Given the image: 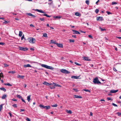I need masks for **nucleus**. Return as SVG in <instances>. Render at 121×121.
Here are the masks:
<instances>
[{
    "instance_id": "obj_1",
    "label": "nucleus",
    "mask_w": 121,
    "mask_h": 121,
    "mask_svg": "<svg viewBox=\"0 0 121 121\" xmlns=\"http://www.w3.org/2000/svg\"><path fill=\"white\" fill-rule=\"evenodd\" d=\"M41 65L42 67L47 69H50L52 70H53L54 69L52 67V66H49L45 64H41Z\"/></svg>"
},
{
    "instance_id": "obj_2",
    "label": "nucleus",
    "mask_w": 121,
    "mask_h": 121,
    "mask_svg": "<svg viewBox=\"0 0 121 121\" xmlns=\"http://www.w3.org/2000/svg\"><path fill=\"white\" fill-rule=\"evenodd\" d=\"M27 40L30 43H35V39L34 38L30 37L28 38Z\"/></svg>"
},
{
    "instance_id": "obj_3",
    "label": "nucleus",
    "mask_w": 121,
    "mask_h": 121,
    "mask_svg": "<svg viewBox=\"0 0 121 121\" xmlns=\"http://www.w3.org/2000/svg\"><path fill=\"white\" fill-rule=\"evenodd\" d=\"M93 82L95 84H101V82L99 81L98 78L96 77L94 79Z\"/></svg>"
},
{
    "instance_id": "obj_4",
    "label": "nucleus",
    "mask_w": 121,
    "mask_h": 121,
    "mask_svg": "<svg viewBox=\"0 0 121 121\" xmlns=\"http://www.w3.org/2000/svg\"><path fill=\"white\" fill-rule=\"evenodd\" d=\"M60 71L61 72L65 73L68 74L70 73L69 72L65 69H61L60 70Z\"/></svg>"
},
{
    "instance_id": "obj_5",
    "label": "nucleus",
    "mask_w": 121,
    "mask_h": 121,
    "mask_svg": "<svg viewBox=\"0 0 121 121\" xmlns=\"http://www.w3.org/2000/svg\"><path fill=\"white\" fill-rule=\"evenodd\" d=\"M19 49L20 50L24 51H26L28 50V48H24L22 47H19Z\"/></svg>"
},
{
    "instance_id": "obj_6",
    "label": "nucleus",
    "mask_w": 121,
    "mask_h": 121,
    "mask_svg": "<svg viewBox=\"0 0 121 121\" xmlns=\"http://www.w3.org/2000/svg\"><path fill=\"white\" fill-rule=\"evenodd\" d=\"M96 20L97 21H102L103 20V17L101 16L97 17Z\"/></svg>"
},
{
    "instance_id": "obj_7",
    "label": "nucleus",
    "mask_w": 121,
    "mask_h": 121,
    "mask_svg": "<svg viewBox=\"0 0 121 121\" xmlns=\"http://www.w3.org/2000/svg\"><path fill=\"white\" fill-rule=\"evenodd\" d=\"M35 10L37 12H40L41 13H45V12H44V11H43V10H39L38 9H35Z\"/></svg>"
},
{
    "instance_id": "obj_8",
    "label": "nucleus",
    "mask_w": 121,
    "mask_h": 121,
    "mask_svg": "<svg viewBox=\"0 0 121 121\" xmlns=\"http://www.w3.org/2000/svg\"><path fill=\"white\" fill-rule=\"evenodd\" d=\"M118 91V90H112L110 91V92L111 93H115L117 92Z\"/></svg>"
},
{
    "instance_id": "obj_9",
    "label": "nucleus",
    "mask_w": 121,
    "mask_h": 121,
    "mask_svg": "<svg viewBox=\"0 0 121 121\" xmlns=\"http://www.w3.org/2000/svg\"><path fill=\"white\" fill-rule=\"evenodd\" d=\"M56 45H57V46L61 48L63 47V45L62 44L58 43H56Z\"/></svg>"
},
{
    "instance_id": "obj_10",
    "label": "nucleus",
    "mask_w": 121,
    "mask_h": 121,
    "mask_svg": "<svg viewBox=\"0 0 121 121\" xmlns=\"http://www.w3.org/2000/svg\"><path fill=\"white\" fill-rule=\"evenodd\" d=\"M72 31L73 32H74V34H80V33L78 31L74 30H72Z\"/></svg>"
},
{
    "instance_id": "obj_11",
    "label": "nucleus",
    "mask_w": 121,
    "mask_h": 121,
    "mask_svg": "<svg viewBox=\"0 0 121 121\" xmlns=\"http://www.w3.org/2000/svg\"><path fill=\"white\" fill-rule=\"evenodd\" d=\"M43 84L48 86H50L52 85V84H50L45 81L44 82H43Z\"/></svg>"
},
{
    "instance_id": "obj_12",
    "label": "nucleus",
    "mask_w": 121,
    "mask_h": 121,
    "mask_svg": "<svg viewBox=\"0 0 121 121\" xmlns=\"http://www.w3.org/2000/svg\"><path fill=\"white\" fill-rule=\"evenodd\" d=\"M52 84V85H54L55 86H58L60 87H61V85L56 83H53Z\"/></svg>"
},
{
    "instance_id": "obj_13",
    "label": "nucleus",
    "mask_w": 121,
    "mask_h": 121,
    "mask_svg": "<svg viewBox=\"0 0 121 121\" xmlns=\"http://www.w3.org/2000/svg\"><path fill=\"white\" fill-rule=\"evenodd\" d=\"M25 68H26L27 67H32V66L29 64H28L26 65H25L23 66Z\"/></svg>"
},
{
    "instance_id": "obj_14",
    "label": "nucleus",
    "mask_w": 121,
    "mask_h": 121,
    "mask_svg": "<svg viewBox=\"0 0 121 121\" xmlns=\"http://www.w3.org/2000/svg\"><path fill=\"white\" fill-rule=\"evenodd\" d=\"M74 98H82V96H80L75 95H74Z\"/></svg>"
},
{
    "instance_id": "obj_15",
    "label": "nucleus",
    "mask_w": 121,
    "mask_h": 121,
    "mask_svg": "<svg viewBox=\"0 0 121 121\" xmlns=\"http://www.w3.org/2000/svg\"><path fill=\"white\" fill-rule=\"evenodd\" d=\"M24 77V76H21L20 75H18L17 76V78H20L23 79Z\"/></svg>"
},
{
    "instance_id": "obj_16",
    "label": "nucleus",
    "mask_w": 121,
    "mask_h": 121,
    "mask_svg": "<svg viewBox=\"0 0 121 121\" xmlns=\"http://www.w3.org/2000/svg\"><path fill=\"white\" fill-rule=\"evenodd\" d=\"M83 59L85 60L90 61V60L89 59L88 57H83Z\"/></svg>"
},
{
    "instance_id": "obj_17",
    "label": "nucleus",
    "mask_w": 121,
    "mask_h": 121,
    "mask_svg": "<svg viewBox=\"0 0 121 121\" xmlns=\"http://www.w3.org/2000/svg\"><path fill=\"white\" fill-rule=\"evenodd\" d=\"M78 77L77 76H71V78H73V79H78Z\"/></svg>"
},
{
    "instance_id": "obj_18",
    "label": "nucleus",
    "mask_w": 121,
    "mask_h": 121,
    "mask_svg": "<svg viewBox=\"0 0 121 121\" xmlns=\"http://www.w3.org/2000/svg\"><path fill=\"white\" fill-rule=\"evenodd\" d=\"M50 108V106H45V108L46 110L49 109Z\"/></svg>"
},
{
    "instance_id": "obj_19",
    "label": "nucleus",
    "mask_w": 121,
    "mask_h": 121,
    "mask_svg": "<svg viewBox=\"0 0 121 121\" xmlns=\"http://www.w3.org/2000/svg\"><path fill=\"white\" fill-rule=\"evenodd\" d=\"M39 106L42 108H45V106H44L43 105L40 104L39 105Z\"/></svg>"
},
{
    "instance_id": "obj_20",
    "label": "nucleus",
    "mask_w": 121,
    "mask_h": 121,
    "mask_svg": "<svg viewBox=\"0 0 121 121\" xmlns=\"http://www.w3.org/2000/svg\"><path fill=\"white\" fill-rule=\"evenodd\" d=\"M0 90L3 91L4 92H5L6 91V89L3 87L0 88Z\"/></svg>"
},
{
    "instance_id": "obj_21",
    "label": "nucleus",
    "mask_w": 121,
    "mask_h": 121,
    "mask_svg": "<svg viewBox=\"0 0 121 121\" xmlns=\"http://www.w3.org/2000/svg\"><path fill=\"white\" fill-rule=\"evenodd\" d=\"M42 15L43 16H46V17H51V16H49V15H48L47 14H42Z\"/></svg>"
},
{
    "instance_id": "obj_22",
    "label": "nucleus",
    "mask_w": 121,
    "mask_h": 121,
    "mask_svg": "<svg viewBox=\"0 0 121 121\" xmlns=\"http://www.w3.org/2000/svg\"><path fill=\"white\" fill-rule=\"evenodd\" d=\"M30 95L28 96L27 97V100L29 102L30 101Z\"/></svg>"
},
{
    "instance_id": "obj_23",
    "label": "nucleus",
    "mask_w": 121,
    "mask_h": 121,
    "mask_svg": "<svg viewBox=\"0 0 121 121\" xmlns=\"http://www.w3.org/2000/svg\"><path fill=\"white\" fill-rule=\"evenodd\" d=\"M51 43L55 44H56V43H57L56 42V41H54L53 40H51Z\"/></svg>"
},
{
    "instance_id": "obj_24",
    "label": "nucleus",
    "mask_w": 121,
    "mask_h": 121,
    "mask_svg": "<svg viewBox=\"0 0 121 121\" xmlns=\"http://www.w3.org/2000/svg\"><path fill=\"white\" fill-rule=\"evenodd\" d=\"M7 95H3V96L2 97V99H4L6 97Z\"/></svg>"
},
{
    "instance_id": "obj_25",
    "label": "nucleus",
    "mask_w": 121,
    "mask_h": 121,
    "mask_svg": "<svg viewBox=\"0 0 121 121\" xmlns=\"http://www.w3.org/2000/svg\"><path fill=\"white\" fill-rule=\"evenodd\" d=\"M22 33L21 31H19V37H21L22 35Z\"/></svg>"
},
{
    "instance_id": "obj_26",
    "label": "nucleus",
    "mask_w": 121,
    "mask_h": 121,
    "mask_svg": "<svg viewBox=\"0 0 121 121\" xmlns=\"http://www.w3.org/2000/svg\"><path fill=\"white\" fill-rule=\"evenodd\" d=\"M4 84L5 85L8 86H12V85L10 84L9 83H5Z\"/></svg>"
},
{
    "instance_id": "obj_27",
    "label": "nucleus",
    "mask_w": 121,
    "mask_h": 121,
    "mask_svg": "<svg viewBox=\"0 0 121 121\" xmlns=\"http://www.w3.org/2000/svg\"><path fill=\"white\" fill-rule=\"evenodd\" d=\"M99 28L101 31H103L106 30V29H103L100 27H99Z\"/></svg>"
},
{
    "instance_id": "obj_28",
    "label": "nucleus",
    "mask_w": 121,
    "mask_h": 121,
    "mask_svg": "<svg viewBox=\"0 0 121 121\" xmlns=\"http://www.w3.org/2000/svg\"><path fill=\"white\" fill-rule=\"evenodd\" d=\"M75 15L77 16H79L80 15V14L78 12L75 13Z\"/></svg>"
},
{
    "instance_id": "obj_29",
    "label": "nucleus",
    "mask_w": 121,
    "mask_h": 121,
    "mask_svg": "<svg viewBox=\"0 0 121 121\" xmlns=\"http://www.w3.org/2000/svg\"><path fill=\"white\" fill-rule=\"evenodd\" d=\"M50 87L51 89H54L55 88V86L54 85H53V86H50Z\"/></svg>"
},
{
    "instance_id": "obj_30",
    "label": "nucleus",
    "mask_w": 121,
    "mask_h": 121,
    "mask_svg": "<svg viewBox=\"0 0 121 121\" xmlns=\"http://www.w3.org/2000/svg\"><path fill=\"white\" fill-rule=\"evenodd\" d=\"M66 112L68 113L71 114L72 113V111L70 110H67Z\"/></svg>"
},
{
    "instance_id": "obj_31",
    "label": "nucleus",
    "mask_w": 121,
    "mask_h": 121,
    "mask_svg": "<svg viewBox=\"0 0 121 121\" xmlns=\"http://www.w3.org/2000/svg\"><path fill=\"white\" fill-rule=\"evenodd\" d=\"M17 97L18 98L20 99H21L22 97L20 95H17Z\"/></svg>"
},
{
    "instance_id": "obj_32",
    "label": "nucleus",
    "mask_w": 121,
    "mask_h": 121,
    "mask_svg": "<svg viewBox=\"0 0 121 121\" xmlns=\"http://www.w3.org/2000/svg\"><path fill=\"white\" fill-rule=\"evenodd\" d=\"M83 90L86 92H91V91L90 90L88 89H84Z\"/></svg>"
},
{
    "instance_id": "obj_33",
    "label": "nucleus",
    "mask_w": 121,
    "mask_h": 121,
    "mask_svg": "<svg viewBox=\"0 0 121 121\" xmlns=\"http://www.w3.org/2000/svg\"><path fill=\"white\" fill-rule=\"evenodd\" d=\"M53 17L54 18H58L60 19V18H61V17H60V16H56L54 17Z\"/></svg>"
},
{
    "instance_id": "obj_34",
    "label": "nucleus",
    "mask_w": 121,
    "mask_h": 121,
    "mask_svg": "<svg viewBox=\"0 0 121 121\" xmlns=\"http://www.w3.org/2000/svg\"><path fill=\"white\" fill-rule=\"evenodd\" d=\"M69 41L70 42H72L73 43L74 42V40L70 39L69 40Z\"/></svg>"
},
{
    "instance_id": "obj_35",
    "label": "nucleus",
    "mask_w": 121,
    "mask_h": 121,
    "mask_svg": "<svg viewBox=\"0 0 121 121\" xmlns=\"http://www.w3.org/2000/svg\"><path fill=\"white\" fill-rule=\"evenodd\" d=\"M9 73H12L13 74H14L15 73V71H10L8 72Z\"/></svg>"
},
{
    "instance_id": "obj_36",
    "label": "nucleus",
    "mask_w": 121,
    "mask_h": 121,
    "mask_svg": "<svg viewBox=\"0 0 121 121\" xmlns=\"http://www.w3.org/2000/svg\"><path fill=\"white\" fill-rule=\"evenodd\" d=\"M117 3L115 2H112V5H113L114 4H117Z\"/></svg>"
},
{
    "instance_id": "obj_37",
    "label": "nucleus",
    "mask_w": 121,
    "mask_h": 121,
    "mask_svg": "<svg viewBox=\"0 0 121 121\" xmlns=\"http://www.w3.org/2000/svg\"><path fill=\"white\" fill-rule=\"evenodd\" d=\"M43 36L45 37H48L47 34L46 33H45L43 34Z\"/></svg>"
},
{
    "instance_id": "obj_38",
    "label": "nucleus",
    "mask_w": 121,
    "mask_h": 121,
    "mask_svg": "<svg viewBox=\"0 0 121 121\" xmlns=\"http://www.w3.org/2000/svg\"><path fill=\"white\" fill-rule=\"evenodd\" d=\"M85 3L88 5H89V1L88 0H86V1Z\"/></svg>"
},
{
    "instance_id": "obj_39",
    "label": "nucleus",
    "mask_w": 121,
    "mask_h": 121,
    "mask_svg": "<svg viewBox=\"0 0 121 121\" xmlns=\"http://www.w3.org/2000/svg\"><path fill=\"white\" fill-rule=\"evenodd\" d=\"M57 106V105L56 104L52 105V106L54 107H56Z\"/></svg>"
},
{
    "instance_id": "obj_40",
    "label": "nucleus",
    "mask_w": 121,
    "mask_h": 121,
    "mask_svg": "<svg viewBox=\"0 0 121 121\" xmlns=\"http://www.w3.org/2000/svg\"><path fill=\"white\" fill-rule=\"evenodd\" d=\"M99 10L98 9H96L95 10V12L97 13H98L99 12Z\"/></svg>"
},
{
    "instance_id": "obj_41",
    "label": "nucleus",
    "mask_w": 121,
    "mask_h": 121,
    "mask_svg": "<svg viewBox=\"0 0 121 121\" xmlns=\"http://www.w3.org/2000/svg\"><path fill=\"white\" fill-rule=\"evenodd\" d=\"M74 63L75 64H76V65L78 66H81V64H80L77 62H75Z\"/></svg>"
},
{
    "instance_id": "obj_42",
    "label": "nucleus",
    "mask_w": 121,
    "mask_h": 121,
    "mask_svg": "<svg viewBox=\"0 0 121 121\" xmlns=\"http://www.w3.org/2000/svg\"><path fill=\"white\" fill-rule=\"evenodd\" d=\"M12 106L15 108H16L17 107V105L16 104H13L12 105Z\"/></svg>"
},
{
    "instance_id": "obj_43",
    "label": "nucleus",
    "mask_w": 121,
    "mask_h": 121,
    "mask_svg": "<svg viewBox=\"0 0 121 121\" xmlns=\"http://www.w3.org/2000/svg\"><path fill=\"white\" fill-rule=\"evenodd\" d=\"M3 73H0V78L1 77L2 78H3L4 76L2 75Z\"/></svg>"
},
{
    "instance_id": "obj_44",
    "label": "nucleus",
    "mask_w": 121,
    "mask_h": 121,
    "mask_svg": "<svg viewBox=\"0 0 121 121\" xmlns=\"http://www.w3.org/2000/svg\"><path fill=\"white\" fill-rule=\"evenodd\" d=\"M118 115V116H121V113L119 112H118L116 113Z\"/></svg>"
},
{
    "instance_id": "obj_45",
    "label": "nucleus",
    "mask_w": 121,
    "mask_h": 121,
    "mask_svg": "<svg viewBox=\"0 0 121 121\" xmlns=\"http://www.w3.org/2000/svg\"><path fill=\"white\" fill-rule=\"evenodd\" d=\"M112 105L116 107H117V105L114 103H112Z\"/></svg>"
},
{
    "instance_id": "obj_46",
    "label": "nucleus",
    "mask_w": 121,
    "mask_h": 121,
    "mask_svg": "<svg viewBox=\"0 0 121 121\" xmlns=\"http://www.w3.org/2000/svg\"><path fill=\"white\" fill-rule=\"evenodd\" d=\"M39 19L41 21H43L44 20V18H39Z\"/></svg>"
},
{
    "instance_id": "obj_47",
    "label": "nucleus",
    "mask_w": 121,
    "mask_h": 121,
    "mask_svg": "<svg viewBox=\"0 0 121 121\" xmlns=\"http://www.w3.org/2000/svg\"><path fill=\"white\" fill-rule=\"evenodd\" d=\"M107 99L108 100H112V99H111V98L110 97H108Z\"/></svg>"
},
{
    "instance_id": "obj_48",
    "label": "nucleus",
    "mask_w": 121,
    "mask_h": 121,
    "mask_svg": "<svg viewBox=\"0 0 121 121\" xmlns=\"http://www.w3.org/2000/svg\"><path fill=\"white\" fill-rule=\"evenodd\" d=\"M21 100L22 101L24 102L25 103H26V102L25 100L22 98L21 99Z\"/></svg>"
},
{
    "instance_id": "obj_49",
    "label": "nucleus",
    "mask_w": 121,
    "mask_h": 121,
    "mask_svg": "<svg viewBox=\"0 0 121 121\" xmlns=\"http://www.w3.org/2000/svg\"><path fill=\"white\" fill-rule=\"evenodd\" d=\"M31 14V13H26V15H27L29 16H30Z\"/></svg>"
},
{
    "instance_id": "obj_50",
    "label": "nucleus",
    "mask_w": 121,
    "mask_h": 121,
    "mask_svg": "<svg viewBox=\"0 0 121 121\" xmlns=\"http://www.w3.org/2000/svg\"><path fill=\"white\" fill-rule=\"evenodd\" d=\"M88 36L89 38H91V39L93 38L92 37L91 35H88Z\"/></svg>"
},
{
    "instance_id": "obj_51",
    "label": "nucleus",
    "mask_w": 121,
    "mask_h": 121,
    "mask_svg": "<svg viewBox=\"0 0 121 121\" xmlns=\"http://www.w3.org/2000/svg\"><path fill=\"white\" fill-rule=\"evenodd\" d=\"M26 120L27 121H30V119L29 118L27 117L26 119Z\"/></svg>"
},
{
    "instance_id": "obj_52",
    "label": "nucleus",
    "mask_w": 121,
    "mask_h": 121,
    "mask_svg": "<svg viewBox=\"0 0 121 121\" xmlns=\"http://www.w3.org/2000/svg\"><path fill=\"white\" fill-rule=\"evenodd\" d=\"M30 16L32 17L33 18H34V17H36V16H35L33 15L32 14H31Z\"/></svg>"
},
{
    "instance_id": "obj_53",
    "label": "nucleus",
    "mask_w": 121,
    "mask_h": 121,
    "mask_svg": "<svg viewBox=\"0 0 121 121\" xmlns=\"http://www.w3.org/2000/svg\"><path fill=\"white\" fill-rule=\"evenodd\" d=\"M4 67H6L9 66V65H7V64H4Z\"/></svg>"
},
{
    "instance_id": "obj_54",
    "label": "nucleus",
    "mask_w": 121,
    "mask_h": 121,
    "mask_svg": "<svg viewBox=\"0 0 121 121\" xmlns=\"http://www.w3.org/2000/svg\"><path fill=\"white\" fill-rule=\"evenodd\" d=\"M73 90L75 91L76 92H77L78 91V90L76 89L73 88Z\"/></svg>"
},
{
    "instance_id": "obj_55",
    "label": "nucleus",
    "mask_w": 121,
    "mask_h": 121,
    "mask_svg": "<svg viewBox=\"0 0 121 121\" xmlns=\"http://www.w3.org/2000/svg\"><path fill=\"white\" fill-rule=\"evenodd\" d=\"M24 35H23L21 37V40H22L23 39H24Z\"/></svg>"
},
{
    "instance_id": "obj_56",
    "label": "nucleus",
    "mask_w": 121,
    "mask_h": 121,
    "mask_svg": "<svg viewBox=\"0 0 121 121\" xmlns=\"http://www.w3.org/2000/svg\"><path fill=\"white\" fill-rule=\"evenodd\" d=\"M8 23L7 21H5L4 22H3L4 23L7 24Z\"/></svg>"
},
{
    "instance_id": "obj_57",
    "label": "nucleus",
    "mask_w": 121,
    "mask_h": 121,
    "mask_svg": "<svg viewBox=\"0 0 121 121\" xmlns=\"http://www.w3.org/2000/svg\"><path fill=\"white\" fill-rule=\"evenodd\" d=\"M12 100L14 101H17V100L16 99H15L14 98L12 99Z\"/></svg>"
},
{
    "instance_id": "obj_58",
    "label": "nucleus",
    "mask_w": 121,
    "mask_h": 121,
    "mask_svg": "<svg viewBox=\"0 0 121 121\" xmlns=\"http://www.w3.org/2000/svg\"><path fill=\"white\" fill-rule=\"evenodd\" d=\"M107 13L108 14V15H109L110 14H111V13L110 12H108V11H107Z\"/></svg>"
},
{
    "instance_id": "obj_59",
    "label": "nucleus",
    "mask_w": 121,
    "mask_h": 121,
    "mask_svg": "<svg viewBox=\"0 0 121 121\" xmlns=\"http://www.w3.org/2000/svg\"><path fill=\"white\" fill-rule=\"evenodd\" d=\"M113 70L114 71H115L116 72L117 71V70L116 69V68H115L114 67L113 68Z\"/></svg>"
},
{
    "instance_id": "obj_60",
    "label": "nucleus",
    "mask_w": 121,
    "mask_h": 121,
    "mask_svg": "<svg viewBox=\"0 0 121 121\" xmlns=\"http://www.w3.org/2000/svg\"><path fill=\"white\" fill-rule=\"evenodd\" d=\"M4 43H3L1 42L0 43V45H3Z\"/></svg>"
},
{
    "instance_id": "obj_61",
    "label": "nucleus",
    "mask_w": 121,
    "mask_h": 121,
    "mask_svg": "<svg viewBox=\"0 0 121 121\" xmlns=\"http://www.w3.org/2000/svg\"><path fill=\"white\" fill-rule=\"evenodd\" d=\"M21 112L24 111L25 110L23 109H20Z\"/></svg>"
},
{
    "instance_id": "obj_62",
    "label": "nucleus",
    "mask_w": 121,
    "mask_h": 121,
    "mask_svg": "<svg viewBox=\"0 0 121 121\" xmlns=\"http://www.w3.org/2000/svg\"><path fill=\"white\" fill-rule=\"evenodd\" d=\"M99 1V0H98L96 2V3L95 4H97V5H98V3Z\"/></svg>"
},
{
    "instance_id": "obj_63",
    "label": "nucleus",
    "mask_w": 121,
    "mask_h": 121,
    "mask_svg": "<svg viewBox=\"0 0 121 121\" xmlns=\"http://www.w3.org/2000/svg\"><path fill=\"white\" fill-rule=\"evenodd\" d=\"M72 36L74 38H76V35H72Z\"/></svg>"
},
{
    "instance_id": "obj_64",
    "label": "nucleus",
    "mask_w": 121,
    "mask_h": 121,
    "mask_svg": "<svg viewBox=\"0 0 121 121\" xmlns=\"http://www.w3.org/2000/svg\"><path fill=\"white\" fill-rule=\"evenodd\" d=\"M30 50H31L34 51V49L33 48H30Z\"/></svg>"
}]
</instances>
